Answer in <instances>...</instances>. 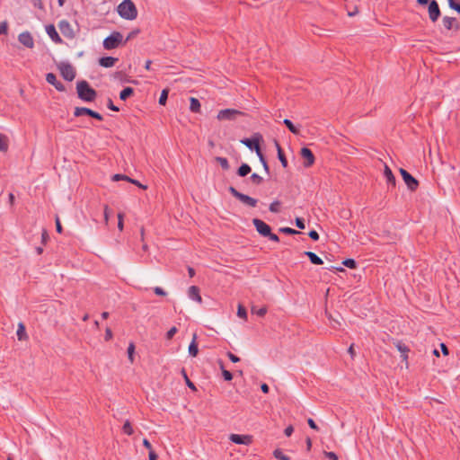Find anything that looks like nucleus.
<instances>
[{
  "label": "nucleus",
  "mask_w": 460,
  "mask_h": 460,
  "mask_svg": "<svg viewBox=\"0 0 460 460\" xmlns=\"http://www.w3.org/2000/svg\"><path fill=\"white\" fill-rule=\"evenodd\" d=\"M76 90L78 98L84 102H93L97 96L96 91L92 88L85 80H81L76 83Z\"/></svg>",
  "instance_id": "1"
},
{
  "label": "nucleus",
  "mask_w": 460,
  "mask_h": 460,
  "mask_svg": "<svg viewBox=\"0 0 460 460\" xmlns=\"http://www.w3.org/2000/svg\"><path fill=\"white\" fill-rule=\"evenodd\" d=\"M119 14L126 20H134L137 16V10L131 0H123L118 6Z\"/></svg>",
  "instance_id": "2"
},
{
  "label": "nucleus",
  "mask_w": 460,
  "mask_h": 460,
  "mask_svg": "<svg viewBox=\"0 0 460 460\" xmlns=\"http://www.w3.org/2000/svg\"><path fill=\"white\" fill-rule=\"evenodd\" d=\"M228 191L243 205L249 208H255L258 204V199L252 198L237 190L234 187L230 186Z\"/></svg>",
  "instance_id": "3"
},
{
  "label": "nucleus",
  "mask_w": 460,
  "mask_h": 460,
  "mask_svg": "<svg viewBox=\"0 0 460 460\" xmlns=\"http://www.w3.org/2000/svg\"><path fill=\"white\" fill-rule=\"evenodd\" d=\"M58 68L60 72L61 76L68 82H71L75 79L76 75V72L75 67L68 62L62 61L58 64Z\"/></svg>",
  "instance_id": "4"
},
{
  "label": "nucleus",
  "mask_w": 460,
  "mask_h": 460,
  "mask_svg": "<svg viewBox=\"0 0 460 460\" xmlns=\"http://www.w3.org/2000/svg\"><path fill=\"white\" fill-rule=\"evenodd\" d=\"M123 36L119 31H113L111 35L106 37L103 40V48L105 49H113L119 46L122 43Z\"/></svg>",
  "instance_id": "5"
},
{
  "label": "nucleus",
  "mask_w": 460,
  "mask_h": 460,
  "mask_svg": "<svg viewBox=\"0 0 460 460\" xmlns=\"http://www.w3.org/2000/svg\"><path fill=\"white\" fill-rule=\"evenodd\" d=\"M400 174L402 175V178L405 184L407 185V188L411 191H415L419 187V181L416 178H414L408 171H406L403 168H400Z\"/></svg>",
  "instance_id": "6"
},
{
  "label": "nucleus",
  "mask_w": 460,
  "mask_h": 460,
  "mask_svg": "<svg viewBox=\"0 0 460 460\" xmlns=\"http://www.w3.org/2000/svg\"><path fill=\"white\" fill-rule=\"evenodd\" d=\"M239 115H243V112L235 109H225L219 111L217 118L219 120H234Z\"/></svg>",
  "instance_id": "7"
},
{
  "label": "nucleus",
  "mask_w": 460,
  "mask_h": 460,
  "mask_svg": "<svg viewBox=\"0 0 460 460\" xmlns=\"http://www.w3.org/2000/svg\"><path fill=\"white\" fill-rule=\"evenodd\" d=\"M252 224L255 226L257 232L261 236L265 237V236L270 234L271 228L264 221H262V220H261L259 218H254V219H252Z\"/></svg>",
  "instance_id": "8"
},
{
  "label": "nucleus",
  "mask_w": 460,
  "mask_h": 460,
  "mask_svg": "<svg viewBox=\"0 0 460 460\" xmlns=\"http://www.w3.org/2000/svg\"><path fill=\"white\" fill-rule=\"evenodd\" d=\"M58 29L61 31V33L63 34V36H65L67 39L72 40L75 36L71 24L66 20H61L58 22Z\"/></svg>",
  "instance_id": "9"
},
{
  "label": "nucleus",
  "mask_w": 460,
  "mask_h": 460,
  "mask_svg": "<svg viewBox=\"0 0 460 460\" xmlns=\"http://www.w3.org/2000/svg\"><path fill=\"white\" fill-rule=\"evenodd\" d=\"M301 157L304 159L303 165L305 168L311 167L315 161L313 152L308 147H303L300 151Z\"/></svg>",
  "instance_id": "10"
},
{
  "label": "nucleus",
  "mask_w": 460,
  "mask_h": 460,
  "mask_svg": "<svg viewBox=\"0 0 460 460\" xmlns=\"http://www.w3.org/2000/svg\"><path fill=\"white\" fill-rule=\"evenodd\" d=\"M229 440L237 445H250L252 443V436L251 435H241V434H231Z\"/></svg>",
  "instance_id": "11"
},
{
  "label": "nucleus",
  "mask_w": 460,
  "mask_h": 460,
  "mask_svg": "<svg viewBox=\"0 0 460 460\" xmlns=\"http://www.w3.org/2000/svg\"><path fill=\"white\" fill-rule=\"evenodd\" d=\"M261 139V135L256 133L251 138H243L241 140V143L245 145L250 150L254 151L260 146V141Z\"/></svg>",
  "instance_id": "12"
},
{
  "label": "nucleus",
  "mask_w": 460,
  "mask_h": 460,
  "mask_svg": "<svg viewBox=\"0 0 460 460\" xmlns=\"http://www.w3.org/2000/svg\"><path fill=\"white\" fill-rule=\"evenodd\" d=\"M441 13H440V9H439V6H438V4L437 3L436 0H430L429 2V19L435 22L438 21V19L439 18Z\"/></svg>",
  "instance_id": "13"
},
{
  "label": "nucleus",
  "mask_w": 460,
  "mask_h": 460,
  "mask_svg": "<svg viewBox=\"0 0 460 460\" xmlns=\"http://www.w3.org/2000/svg\"><path fill=\"white\" fill-rule=\"evenodd\" d=\"M18 40L21 44H22L24 47L28 49L34 48V40L31 32L29 31H23L20 33L18 36Z\"/></svg>",
  "instance_id": "14"
},
{
  "label": "nucleus",
  "mask_w": 460,
  "mask_h": 460,
  "mask_svg": "<svg viewBox=\"0 0 460 460\" xmlns=\"http://www.w3.org/2000/svg\"><path fill=\"white\" fill-rule=\"evenodd\" d=\"M46 81L53 85L57 91L58 92H65L66 91V86L57 79V76L55 74L53 73H48L46 75Z\"/></svg>",
  "instance_id": "15"
},
{
  "label": "nucleus",
  "mask_w": 460,
  "mask_h": 460,
  "mask_svg": "<svg viewBox=\"0 0 460 460\" xmlns=\"http://www.w3.org/2000/svg\"><path fill=\"white\" fill-rule=\"evenodd\" d=\"M46 32L49 35V37L57 44H62L63 40L58 33L55 26L53 24H49L46 26Z\"/></svg>",
  "instance_id": "16"
},
{
  "label": "nucleus",
  "mask_w": 460,
  "mask_h": 460,
  "mask_svg": "<svg viewBox=\"0 0 460 460\" xmlns=\"http://www.w3.org/2000/svg\"><path fill=\"white\" fill-rule=\"evenodd\" d=\"M188 296L190 299L196 301L199 304L202 302V297L199 294V288L197 286H191L188 290Z\"/></svg>",
  "instance_id": "17"
},
{
  "label": "nucleus",
  "mask_w": 460,
  "mask_h": 460,
  "mask_svg": "<svg viewBox=\"0 0 460 460\" xmlns=\"http://www.w3.org/2000/svg\"><path fill=\"white\" fill-rule=\"evenodd\" d=\"M118 61L117 58L113 57H102L99 59V65L103 67H112Z\"/></svg>",
  "instance_id": "18"
},
{
  "label": "nucleus",
  "mask_w": 460,
  "mask_h": 460,
  "mask_svg": "<svg viewBox=\"0 0 460 460\" xmlns=\"http://www.w3.org/2000/svg\"><path fill=\"white\" fill-rule=\"evenodd\" d=\"M384 176L385 177L388 185H392L393 187H395V183H396L395 177H394L392 170L386 164L385 165Z\"/></svg>",
  "instance_id": "19"
},
{
  "label": "nucleus",
  "mask_w": 460,
  "mask_h": 460,
  "mask_svg": "<svg viewBox=\"0 0 460 460\" xmlns=\"http://www.w3.org/2000/svg\"><path fill=\"white\" fill-rule=\"evenodd\" d=\"M443 25L447 30H451L454 26L456 29L459 28V25L456 22V19L454 17L445 16L442 20Z\"/></svg>",
  "instance_id": "20"
},
{
  "label": "nucleus",
  "mask_w": 460,
  "mask_h": 460,
  "mask_svg": "<svg viewBox=\"0 0 460 460\" xmlns=\"http://www.w3.org/2000/svg\"><path fill=\"white\" fill-rule=\"evenodd\" d=\"M275 145H276L277 151H278V158L280 161L281 165L284 168H287L288 167V160L286 158V155H285L280 145L277 141H275Z\"/></svg>",
  "instance_id": "21"
},
{
  "label": "nucleus",
  "mask_w": 460,
  "mask_h": 460,
  "mask_svg": "<svg viewBox=\"0 0 460 460\" xmlns=\"http://www.w3.org/2000/svg\"><path fill=\"white\" fill-rule=\"evenodd\" d=\"M304 254L307 256L311 263L314 265H322L323 263V260L313 252H305Z\"/></svg>",
  "instance_id": "22"
},
{
  "label": "nucleus",
  "mask_w": 460,
  "mask_h": 460,
  "mask_svg": "<svg viewBox=\"0 0 460 460\" xmlns=\"http://www.w3.org/2000/svg\"><path fill=\"white\" fill-rule=\"evenodd\" d=\"M16 335L19 341H26L28 339V335L26 333L25 326L22 323L18 324V329L16 332Z\"/></svg>",
  "instance_id": "23"
},
{
  "label": "nucleus",
  "mask_w": 460,
  "mask_h": 460,
  "mask_svg": "<svg viewBox=\"0 0 460 460\" xmlns=\"http://www.w3.org/2000/svg\"><path fill=\"white\" fill-rule=\"evenodd\" d=\"M93 110L86 108V107H76L74 111V116L75 117H80L83 115L90 116L92 115Z\"/></svg>",
  "instance_id": "24"
},
{
  "label": "nucleus",
  "mask_w": 460,
  "mask_h": 460,
  "mask_svg": "<svg viewBox=\"0 0 460 460\" xmlns=\"http://www.w3.org/2000/svg\"><path fill=\"white\" fill-rule=\"evenodd\" d=\"M200 102L197 98L190 97V110L192 112L199 113L200 111Z\"/></svg>",
  "instance_id": "25"
},
{
  "label": "nucleus",
  "mask_w": 460,
  "mask_h": 460,
  "mask_svg": "<svg viewBox=\"0 0 460 460\" xmlns=\"http://www.w3.org/2000/svg\"><path fill=\"white\" fill-rule=\"evenodd\" d=\"M196 334L193 335V340L192 341L190 342V346H189V354L191 356V357H196L198 355V352H199V349H198V344L196 342Z\"/></svg>",
  "instance_id": "26"
},
{
  "label": "nucleus",
  "mask_w": 460,
  "mask_h": 460,
  "mask_svg": "<svg viewBox=\"0 0 460 460\" xmlns=\"http://www.w3.org/2000/svg\"><path fill=\"white\" fill-rule=\"evenodd\" d=\"M252 171L251 166L248 164H243L237 170V174L240 177H245Z\"/></svg>",
  "instance_id": "27"
},
{
  "label": "nucleus",
  "mask_w": 460,
  "mask_h": 460,
  "mask_svg": "<svg viewBox=\"0 0 460 460\" xmlns=\"http://www.w3.org/2000/svg\"><path fill=\"white\" fill-rule=\"evenodd\" d=\"M134 93V89L132 87H125L120 93H119V99L121 101H126L128 98L132 96Z\"/></svg>",
  "instance_id": "28"
},
{
  "label": "nucleus",
  "mask_w": 460,
  "mask_h": 460,
  "mask_svg": "<svg viewBox=\"0 0 460 460\" xmlns=\"http://www.w3.org/2000/svg\"><path fill=\"white\" fill-rule=\"evenodd\" d=\"M396 348L398 349V350L402 353L401 357L402 358L403 360H407L408 358V352H409V348L402 343V342H398L397 345H396Z\"/></svg>",
  "instance_id": "29"
},
{
  "label": "nucleus",
  "mask_w": 460,
  "mask_h": 460,
  "mask_svg": "<svg viewBox=\"0 0 460 460\" xmlns=\"http://www.w3.org/2000/svg\"><path fill=\"white\" fill-rule=\"evenodd\" d=\"M218 364L222 370V375H223L224 379L226 381H231L233 379V374L230 371L225 369L224 363L222 360H219Z\"/></svg>",
  "instance_id": "30"
},
{
  "label": "nucleus",
  "mask_w": 460,
  "mask_h": 460,
  "mask_svg": "<svg viewBox=\"0 0 460 460\" xmlns=\"http://www.w3.org/2000/svg\"><path fill=\"white\" fill-rule=\"evenodd\" d=\"M283 123L293 134H299V129L293 124V122L290 119H285L283 120Z\"/></svg>",
  "instance_id": "31"
},
{
  "label": "nucleus",
  "mask_w": 460,
  "mask_h": 460,
  "mask_svg": "<svg viewBox=\"0 0 460 460\" xmlns=\"http://www.w3.org/2000/svg\"><path fill=\"white\" fill-rule=\"evenodd\" d=\"M181 375H182V376H183V378L185 380V383H186L187 386L189 388H190L191 390L196 391L197 388H196L195 385L189 379L185 368H181Z\"/></svg>",
  "instance_id": "32"
},
{
  "label": "nucleus",
  "mask_w": 460,
  "mask_h": 460,
  "mask_svg": "<svg viewBox=\"0 0 460 460\" xmlns=\"http://www.w3.org/2000/svg\"><path fill=\"white\" fill-rule=\"evenodd\" d=\"M8 150V140L6 136L0 134V151L6 152Z\"/></svg>",
  "instance_id": "33"
},
{
  "label": "nucleus",
  "mask_w": 460,
  "mask_h": 460,
  "mask_svg": "<svg viewBox=\"0 0 460 460\" xmlns=\"http://www.w3.org/2000/svg\"><path fill=\"white\" fill-rule=\"evenodd\" d=\"M273 456L279 460H290V457L285 455L279 448H277L273 451Z\"/></svg>",
  "instance_id": "34"
},
{
  "label": "nucleus",
  "mask_w": 460,
  "mask_h": 460,
  "mask_svg": "<svg viewBox=\"0 0 460 460\" xmlns=\"http://www.w3.org/2000/svg\"><path fill=\"white\" fill-rule=\"evenodd\" d=\"M122 431L128 436H130L134 433V429H133L129 420L125 421V423L122 427Z\"/></svg>",
  "instance_id": "35"
},
{
  "label": "nucleus",
  "mask_w": 460,
  "mask_h": 460,
  "mask_svg": "<svg viewBox=\"0 0 460 460\" xmlns=\"http://www.w3.org/2000/svg\"><path fill=\"white\" fill-rule=\"evenodd\" d=\"M216 160L217 163H219V164L221 165V167L224 169V170H228L229 169V163H228V160L225 157H221V156H217L216 157Z\"/></svg>",
  "instance_id": "36"
},
{
  "label": "nucleus",
  "mask_w": 460,
  "mask_h": 460,
  "mask_svg": "<svg viewBox=\"0 0 460 460\" xmlns=\"http://www.w3.org/2000/svg\"><path fill=\"white\" fill-rule=\"evenodd\" d=\"M128 357L131 363L134 362V353H135V344L133 342H130L128 347Z\"/></svg>",
  "instance_id": "37"
},
{
  "label": "nucleus",
  "mask_w": 460,
  "mask_h": 460,
  "mask_svg": "<svg viewBox=\"0 0 460 460\" xmlns=\"http://www.w3.org/2000/svg\"><path fill=\"white\" fill-rule=\"evenodd\" d=\"M169 91L167 89H164L161 93V95L159 97V104L160 105H165L167 98H168Z\"/></svg>",
  "instance_id": "38"
},
{
  "label": "nucleus",
  "mask_w": 460,
  "mask_h": 460,
  "mask_svg": "<svg viewBox=\"0 0 460 460\" xmlns=\"http://www.w3.org/2000/svg\"><path fill=\"white\" fill-rule=\"evenodd\" d=\"M279 206L280 202L279 200H274L270 204L269 209L272 213H279Z\"/></svg>",
  "instance_id": "39"
},
{
  "label": "nucleus",
  "mask_w": 460,
  "mask_h": 460,
  "mask_svg": "<svg viewBox=\"0 0 460 460\" xmlns=\"http://www.w3.org/2000/svg\"><path fill=\"white\" fill-rule=\"evenodd\" d=\"M252 313L257 314L260 317H263L267 314V307L263 306L256 309L254 306L252 308Z\"/></svg>",
  "instance_id": "40"
},
{
  "label": "nucleus",
  "mask_w": 460,
  "mask_h": 460,
  "mask_svg": "<svg viewBox=\"0 0 460 460\" xmlns=\"http://www.w3.org/2000/svg\"><path fill=\"white\" fill-rule=\"evenodd\" d=\"M250 179L255 185H260L263 181V178L255 172L251 175Z\"/></svg>",
  "instance_id": "41"
},
{
  "label": "nucleus",
  "mask_w": 460,
  "mask_h": 460,
  "mask_svg": "<svg viewBox=\"0 0 460 460\" xmlns=\"http://www.w3.org/2000/svg\"><path fill=\"white\" fill-rule=\"evenodd\" d=\"M279 232L287 234H290V235L301 234L299 231L295 230V229L290 228V227H281L279 229Z\"/></svg>",
  "instance_id": "42"
},
{
  "label": "nucleus",
  "mask_w": 460,
  "mask_h": 460,
  "mask_svg": "<svg viewBox=\"0 0 460 460\" xmlns=\"http://www.w3.org/2000/svg\"><path fill=\"white\" fill-rule=\"evenodd\" d=\"M342 264L349 269H355L357 266V263L354 259H345L342 261Z\"/></svg>",
  "instance_id": "43"
},
{
  "label": "nucleus",
  "mask_w": 460,
  "mask_h": 460,
  "mask_svg": "<svg viewBox=\"0 0 460 460\" xmlns=\"http://www.w3.org/2000/svg\"><path fill=\"white\" fill-rule=\"evenodd\" d=\"M448 5L451 9L456 11L458 13H460V4L457 3L456 0H447Z\"/></svg>",
  "instance_id": "44"
},
{
  "label": "nucleus",
  "mask_w": 460,
  "mask_h": 460,
  "mask_svg": "<svg viewBox=\"0 0 460 460\" xmlns=\"http://www.w3.org/2000/svg\"><path fill=\"white\" fill-rule=\"evenodd\" d=\"M120 180L128 181L129 177L125 175V174H119V173L114 174L112 176V181H120Z\"/></svg>",
  "instance_id": "45"
},
{
  "label": "nucleus",
  "mask_w": 460,
  "mask_h": 460,
  "mask_svg": "<svg viewBox=\"0 0 460 460\" xmlns=\"http://www.w3.org/2000/svg\"><path fill=\"white\" fill-rule=\"evenodd\" d=\"M237 315L240 318H246V316H247L246 309L241 305H239V306H238Z\"/></svg>",
  "instance_id": "46"
},
{
  "label": "nucleus",
  "mask_w": 460,
  "mask_h": 460,
  "mask_svg": "<svg viewBox=\"0 0 460 460\" xmlns=\"http://www.w3.org/2000/svg\"><path fill=\"white\" fill-rule=\"evenodd\" d=\"M8 23L6 21L0 22V35L7 34Z\"/></svg>",
  "instance_id": "47"
},
{
  "label": "nucleus",
  "mask_w": 460,
  "mask_h": 460,
  "mask_svg": "<svg viewBox=\"0 0 460 460\" xmlns=\"http://www.w3.org/2000/svg\"><path fill=\"white\" fill-rule=\"evenodd\" d=\"M123 218H124V214L119 213L118 214V228L119 229V231H122L123 227H124Z\"/></svg>",
  "instance_id": "48"
},
{
  "label": "nucleus",
  "mask_w": 460,
  "mask_h": 460,
  "mask_svg": "<svg viewBox=\"0 0 460 460\" xmlns=\"http://www.w3.org/2000/svg\"><path fill=\"white\" fill-rule=\"evenodd\" d=\"M296 226L299 229H305V220L302 217H296Z\"/></svg>",
  "instance_id": "49"
},
{
  "label": "nucleus",
  "mask_w": 460,
  "mask_h": 460,
  "mask_svg": "<svg viewBox=\"0 0 460 460\" xmlns=\"http://www.w3.org/2000/svg\"><path fill=\"white\" fill-rule=\"evenodd\" d=\"M115 77L119 78L122 83L131 82L129 79L126 78L125 75L122 72H117Z\"/></svg>",
  "instance_id": "50"
},
{
  "label": "nucleus",
  "mask_w": 460,
  "mask_h": 460,
  "mask_svg": "<svg viewBox=\"0 0 460 460\" xmlns=\"http://www.w3.org/2000/svg\"><path fill=\"white\" fill-rule=\"evenodd\" d=\"M177 328L175 326L172 327L166 333V339L171 340L174 334L177 332Z\"/></svg>",
  "instance_id": "51"
},
{
  "label": "nucleus",
  "mask_w": 460,
  "mask_h": 460,
  "mask_svg": "<svg viewBox=\"0 0 460 460\" xmlns=\"http://www.w3.org/2000/svg\"><path fill=\"white\" fill-rule=\"evenodd\" d=\"M107 107L108 109L113 111H119V107L115 106L112 102V100L111 98L108 99V102H107Z\"/></svg>",
  "instance_id": "52"
},
{
  "label": "nucleus",
  "mask_w": 460,
  "mask_h": 460,
  "mask_svg": "<svg viewBox=\"0 0 460 460\" xmlns=\"http://www.w3.org/2000/svg\"><path fill=\"white\" fill-rule=\"evenodd\" d=\"M154 292L157 296H164L167 295V293L162 288H160V287L154 288Z\"/></svg>",
  "instance_id": "53"
},
{
  "label": "nucleus",
  "mask_w": 460,
  "mask_h": 460,
  "mask_svg": "<svg viewBox=\"0 0 460 460\" xmlns=\"http://www.w3.org/2000/svg\"><path fill=\"white\" fill-rule=\"evenodd\" d=\"M308 236L314 240V241H318L319 240V234L317 233V231L315 230H311L309 233H308Z\"/></svg>",
  "instance_id": "54"
},
{
  "label": "nucleus",
  "mask_w": 460,
  "mask_h": 460,
  "mask_svg": "<svg viewBox=\"0 0 460 460\" xmlns=\"http://www.w3.org/2000/svg\"><path fill=\"white\" fill-rule=\"evenodd\" d=\"M227 357L228 358L233 362V363H237L240 361V358L237 357L236 355L233 354L232 352H227Z\"/></svg>",
  "instance_id": "55"
},
{
  "label": "nucleus",
  "mask_w": 460,
  "mask_h": 460,
  "mask_svg": "<svg viewBox=\"0 0 460 460\" xmlns=\"http://www.w3.org/2000/svg\"><path fill=\"white\" fill-rule=\"evenodd\" d=\"M140 32V30L139 29H136V30H133L132 31H130L125 41H128L131 39H133L134 37H136L138 33Z\"/></svg>",
  "instance_id": "56"
},
{
  "label": "nucleus",
  "mask_w": 460,
  "mask_h": 460,
  "mask_svg": "<svg viewBox=\"0 0 460 460\" xmlns=\"http://www.w3.org/2000/svg\"><path fill=\"white\" fill-rule=\"evenodd\" d=\"M307 424L309 425V427L311 429H313L314 430H318L319 429V428H318L317 424L315 423V421L313 419H311V418H309L307 420Z\"/></svg>",
  "instance_id": "57"
},
{
  "label": "nucleus",
  "mask_w": 460,
  "mask_h": 460,
  "mask_svg": "<svg viewBox=\"0 0 460 460\" xmlns=\"http://www.w3.org/2000/svg\"><path fill=\"white\" fill-rule=\"evenodd\" d=\"M111 209L107 205L104 206V221L108 224L109 217H110Z\"/></svg>",
  "instance_id": "58"
},
{
  "label": "nucleus",
  "mask_w": 460,
  "mask_h": 460,
  "mask_svg": "<svg viewBox=\"0 0 460 460\" xmlns=\"http://www.w3.org/2000/svg\"><path fill=\"white\" fill-rule=\"evenodd\" d=\"M294 432V428L293 426L289 425L285 429H284V434L287 436V437H290L292 435V433Z\"/></svg>",
  "instance_id": "59"
},
{
  "label": "nucleus",
  "mask_w": 460,
  "mask_h": 460,
  "mask_svg": "<svg viewBox=\"0 0 460 460\" xmlns=\"http://www.w3.org/2000/svg\"><path fill=\"white\" fill-rule=\"evenodd\" d=\"M326 457L330 460H338V456L334 452H325Z\"/></svg>",
  "instance_id": "60"
},
{
  "label": "nucleus",
  "mask_w": 460,
  "mask_h": 460,
  "mask_svg": "<svg viewBox=\"0 0 460 460\" xmlns=\"http://www.w3.org/2000/svg\"><path fill=\"white\" fill-rule=\"evenodd\" d=\"M92 118L95 119H98L100 121H102L103 119V117L102 114H100L99 112L97 111H92V115H91Z\"/></svg>",
  "instance_id": "61"
},
{
  "label": "nucleus",
  "mask_w": 460,
  "mask_h": 460,
  "mask_svg": "<svg viewBox=\"0 0 460 460\" xmlns=\"http://www.w3.org/2000/svg\"><path fill=\"white\" fill-rule=\"evenodd\" d=\"M111 338H112V332H111V328H106L105 336H104L105 341H110V340H111Z\"/></svg>",
  "instance_id": "62"
},
{
  "label": "nucleus",
  "mask_w": 460,
  "mask_h": 460,
  "mask_svg": "<svg viewBox=\"0 0 460 460\" xmlns=\"http://www.w3.org/2000/svg\"><path fill=\"white\" fill-rule=\"evenodd\" d=\"M56 229H57V232L59 234H61L63 231L60 220L58 217H56Z\"/></svg>",
  "instance_id": "63"
},
{
  "label": "nucleus",
  "mask_w": 460,
  "mask_h": 460,
  "mask_svg": "<svg viewBox=\"0 0 460 460\" xmlns=\"http://www.w3.org/2000/svg\"><path fill=\"white\" fill-rule=\"evenodd\" d=\"M148 458H149V460H157L158 459V456H157V454L155 451H153L151 449V450H149Z\"/></svg>",
  "instance_id": "64"
}]
</instances>
